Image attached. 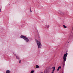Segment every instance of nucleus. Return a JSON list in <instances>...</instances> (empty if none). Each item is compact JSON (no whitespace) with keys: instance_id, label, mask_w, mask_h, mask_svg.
Listing matches in <instances>:
<instances>
[{"instance_id":"nucleus-1","label":"nucleus","mask_w":73,"mask_h":73,"mask_svg":"<svg viewBox=\"0 0 73 73\" xmlns=\"http://www.w3.org/2000/svg\"><path fill=\"white\" fill-rule=\"evenodd\" d=\"M20 38H23V39H24L25 40L26 42H29V39L27 38V36H23V35H22L20 36Z\"/></svg>"},{"instance_id":"nucleus-2","label":"nucleus","mask_w":73,"mask_h":73,"mask_svg":"<svg viewBox=\"0 0 73 73\" xmlns=\"http://www.w3.org/2000/svg\"><path fill=\"white\" fill-rule=\"evenodd\" d=\"M37 44L38 46V49H39L40 48H41V43L39 41H38V40H36V41Z\"/></svg>"},{"instance_id":"nucleus-3","label":"nucleus","mask_w":73,"mask_h":73,"mask_svg":"<svg viewBox=\"0 0 73 73\" xmlns=\"http://www.w3.org/2000/svg\"><path fill=\"white\" fill-rule=\"evenodd\" d=\"M67 56H68V52H67L65 54H64L63 56V59L64 62H65V61H66V57H67Z\"/></svg>"},{"instance_id":"nucleus-4","label":"nucleus","mask_w":73,"mask_h":73,"mask_svg":"<svg viewBox=\"0 0 73 73\" xmlns=\"http://www.w3.org/2000/svg\"><path fill=\"white\" fill-rule=\"evenodd\" d=\"M61 68V66H59L58 67V68L57 69V71H58L59 70V69H60Z\"/></svg>"},{"instance_id":"nucleus-5","label":"nucleus","mask_w":73,"mask_h":73,"mask_svg":"<svg viewBox=\"0 0 73 73\" xmlns=\"http://www.w3.org/2000/svg\"><path fill=\"white\" fill-rule=\"evenodd\" d=\"M59 13L61 15H64V13H62L61 11H59Z\"/></svg>"},{"instance_id":"nucleus-6","label":"nucleus","mask_w":73,"mask_h":73,"mask_svg":"<svg viewBox=\"0 0 73 73\" xmlns=\"http://www.w3.org/2000/svg\"><path fill=\"white\" fill-rule=\"evenodd\" d=\"M16 58L17 60H20V58L19 56L17 55L16 56Z\"/></svg>"},{"instance_id":"nucleus-7","label":"nucleus","mask_w":73,"mask_h":73,"mask_svg":"<svg viewBox=\"0 0 73 73\" xmlns=\"http://www.w3.org/2000/svg\"><path fill=\"white\" fill-rule=\"evenodd\" d=\"M45 27L46 28H49V25H46L45 26Z\"/></svg>"},{"instance_id":"nucleus-8","label":"nucleus","mask_w":73,"mask_h":73,"mask_svg":"<svg viewBox=\"0 0 73 73\" xmlns=\"http://www.w3.org/2000/svg\"><path fill=\"white\" fill-rule=\"evenodd\" d=\"M6 73H10V71L9 70H7L6 71Z\"/></svg>"},{"instance_id":"nucleus-9","label":"nucleus","mask_w":73,"mask_h":73,"mask_svg":"<svg viewBox=\"0 0 73 73\" xmlns=\"http://www.w3.org/2000/svg\"><path fill=\"white\" fill-rule=\"evenodd\" d=\"M39 67H40V66H39L37 65H36V68H39Z\"/></svg>"},{"instance_id":"nucleus-10","label":"nucleus","mask_w":73,"mask_h":73,"mask_svg":"<svg viewBox=\"0 0 73 73\" xmlns=\"http://www.w3.org/2000/svg\"><path fill=\"white\" fill-rule=\"evenodd\" d=\"M34 73V70H32L30 73Z\"/></svg>"},{"instance_id":"nucleus-11","label":"nucleus","mask_w":73,"mask_h":73,"mask_svg":"<svg viewBox=\"0 0 73 73\" xmlns=\"http://www.w3.org/2000/svg\"><path fill=\"white\" fill-rule=\"evenodd\" d=\"M63 26L64 28H67L66 26H65V25H63Z\"/></svg>"},{"instance_id":"nucleus-12","label":"nucleus","mask_w":73,"mask_h":73,"mask_svg":"<svg viewBox=\"0 0 73 73\" xmlns=\"http://www.w3.org/2000/svg\"><path fill=\"white\" fill-rule=\"evenodd\" d=\"M21 60H19V63H21Z\"/></svg>"},{"instance_id":"nucleus-13","label":"nucleus","mask_w":73,"mask_h":73,"mask_svg":"<svg viewBox=\"0 0 73 73\" xmlns=\"http://www.w3.org/2000/svg\"><path fill=\"white\" fill-rule=\"evenodd\" d=\"M14 55L15 56H16V53H14Z\"/></svg>"},{"instance_id":"nucleus-14","label":"nucleus","mask_w":73,"mask_h":73,"mask_svg":"<svg viewBox=\"0 0 73 73\" xmlns=\"http://www.w3.org/2000/svg\"><path fill=\"white\" fill-rule=\"evenodd\" d=\"M30 12L31 13H32V10H31V9H30Z\"/></svg>"},{"instance_id":"nucleus-15","label":"nucleus","mask_w":73,"mask_h":73,"mask_svg":"<svg viewBox=\"0 0 73 73\" xmlns=\"http://www.w3.org/2000/svg\"><path fill=\"white\" fill-rule=\"evenodd\" d=\"M1 8H0V13L1 12Z\"/></svg>"},{"instance_id":"nucleus-16","label":"nucleus","mask_w":73,"mask_h":73,"mask_svg":"<svg viewBox=\"0 0 73 73\" xmlns=\"http://www.w3.org/2000/svg\"><path fill=\"white\" fill-rule=\"evenodd\" d=\"M45 73H49V72L48 71H46Z\"/></svg>"},{"instance_id":"nucleus-17","label":"nucleus","mask_w":73,"mask_h":73,"mask_svg":"<svg viewBox=\"0 0 73 73\" xmlns=\"http://www.w3.org/2000/svg\"><path fill=\"white\" fill-rule=\"evenodd\" d=\"M65 65V64H63V66H64Z\"/></svg>"},{"instance_id":"nucleus-18","label":"nucleus","mask_w":73,"mask_h":73,"mask_svg":"<svg viewBox=\"0 0 73 73\" xmlns=\"http://www.w3.org/2000/svg\"><path fill=\"white\" fill-rule=\"evenodd\" d=\"M44 73H45V72H44Z\"/></svg>"},{"instance_id":"nucleus-19","label":"nucleus","mask_w":73,"mask_h":73,"mask_svg":"<svg viewBox=\"0 0 73 73\" xmlns=\"http://www.w3.org/2000/svg\"><path fill=\"white\" fill-rule=\"evenodd\" d=\"M13 4H15V3H13Z\"/></svg>"}]
</instances>
